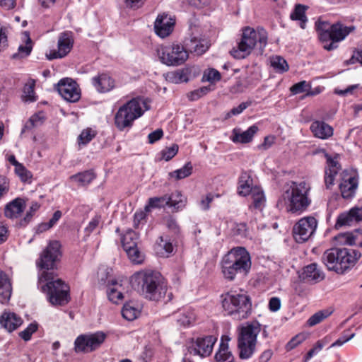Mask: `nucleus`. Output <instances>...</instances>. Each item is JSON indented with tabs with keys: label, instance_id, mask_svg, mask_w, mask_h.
<instances>
[{
	"label": "nucleus",
	"instance_id": "nucleus-1",
	"mask_svg": "<svg viewBox=\"0 0 362 362\" xmlns=\"http://www.w3.org/2000/svg\"><path fill=\"white\" fill-rule=\"evenodd\" d=\"M310 191V185L304 181H291L286 183L276 206L279 209L285 207L288 212L300 215L305 211L311 204Z\"/></svg>",
	"mask_w": 362,
	"mask_h": 362
},
{
	"label": "nucleus",
	"instance_id": "nucleus-2",
	"mask_svg": "<svg viewBox=\"0 0 362 362\" xmlns=\"http://www.w3.org/2000/svg\"><path fill=\"white\" fill-rule=\"evenodd\" d=\"M221 265L224 278L233 281L238 276L247 274L251 268L250 255L244 247L233 248L223 257Z\"/></svg>",
	"mask_w": 362,
	"mask_h": 362
},
{
	"label": "nucleus",
	"instance_id": "nucleus-3",
	"mask_svg": "<svg viewBox=\"0 0 362 362\" xmlns=\"http://www.w3.org/2000/svg\"><path fill=\"white\" fill-rule=\"evenodd\" d=\"M138 289L147 299L158 301L163 298L167 292V284L159 272L142 271L134 276Z\"/></svg>",
	"mask_w": 362,
	"mask_h": 362
},
{
	"label": "nucleus",
	"instance_id": "nucleus-4",
	"mask_svg": "<svg viewBox=\"0 0 362 362\" xmlns=\"http://www.w3.org/2000/svg\"><path fill=\"white\" fill-rule=\"evenodd\" d=\"M361 256L356 250L335 247L326 250L322 259L329 270L342 274L354 267Z\"/></svg>",
	"mask_w": 362,
	"mask_h": 362
},
{
	"label": "nucleus",
	"instance_id": "nucleus-5",
	"mask_svg": "<svg viewBox=\"0 0 362 362\" xmlns=\"http://www.w3.org/2000/svg\"><path fill=\"white\" fill-rule=\"evenodd\" d=\"M267 43V33L263 28L255 30L250 27L243 30V34L237 47L230 50L231 55L237 59H242L250 54L255 46L262 53Z\"/></svg>",
	"mask_w": 362,
	"mask_h": 362
},
{
	"label": "nucleus",
	"instance_id": "nucleus-6",
	"mask_svg": "<svg viewBox=\"0 0 362 362\" xmlns=\"http://www.w3.org/2000/svg\"><path fill=\"white\" fill-rule=\"evenodd\" d=\"M42 285V290L47 293V298L54 305H64L69 301L68 294L69 288L60 279H56L54 272H43L39 277V284Z\"/></svg>",
	"mask_w": 362,
	"mask_h": 362
},
{
	"label": "nucleus",
	"instance_id": "nucleus-7",
	"mask_svg": "<svg viewBox=\"0 0 362 362\" xmlns=\"http://www.w3.org/2000/svg\"><path fill=\"white\" fill-rule=\"evenodd\" d=\"M222 306L228 315L237 320L247 318L252 312L250 297L242 293L231 291L226 293Z\"/></svg>",
	"mask_w": 362,
	"mask_h": 362
},
{
	"label": "nucleus",
	"instance_id": "nucleus-8",
	"mask_svg": "<svg viewBox=\"0 0 362 362\" xmlns=\"http://www.w3.org/2000/svg\"><path fill=\"white\" fill-rule=\"evenodd\" d=\"M261 330L258 322H252L240 328L238 337V356L242 360H247L255 353L257 337Z\"/></svg>",
	"mask_w": 362,
	"mask_h": 362
},
{
	"label": "nucleus",
	"instance_id": "nucleus-9",
	"mask_svg": "<svg viewBox=\"0 0 362 362\" xmlns=\"http://www.w3.org/2000/svg\"><path fill=\"white\" fill-rule=\"evenodd\" d=\"M143 113L141 101L134 98L119 108L115 116V124L119 130L122 131L131 127L134 121Z\"/></svg>",
	"mask_w": 362,
	"mask_h": 362
},
{
	"label": "nucleus",
	"instance_id": "nucleus-10",
	"mask_svg": "<svg viewBox=\"0 0 362 362\" xmlns=\"http://www.w3.org/2000/svg\"><path fill=\"white\" fill-rule=\"evenodd\" d=\"M156 52L160 62L168 66H179L188 58L187 50L180 45H161Z\"/></svg>",
	"mask_w": 362,
	"mask_h": 362
},
{
	"label": "nucleus",
	"instance_id": "nucleus-11",
	"mask_svg": "<svg viewBox=\"0 0 362 362\" xmlns=\"http://www.w3.org/2000/svg\"><path fill=\"white\" fill-rule=\"evenodd\" d=\"M106 334L103 332H97L89 334L78 336L74 342L76 353H90L98 349L104 342Z\"/></svg>",
	"mask_w": 362,
	"mask_h": 362
},
{
	"label": "nucleus",
	"instance_id": "nucleus-12",
	"mask_svg": "<svg viewBox=\"0 0 362 362\" xmlns=\"http://www.w3.org/2000/svg\"><path fill=\"white\" fill-rule=\"evenodd\" d=\"M61 245L58 241H52L48 246L44 250L40 255V260L37 262V265L44 272H53L56 267V262L59 260L61 256L60 252Z\"/></svg>",
	"mask_w": 362,
	"mask_h": 362
},
{
	"label": "nucleus",
	"instance_id": "nucleus-13",
	"mask_svg": "<svg viewBox=\"0 0 362 362\" xmlns=\"http://www.w3.org/2000/svg\"><path fill=\"white\" fill-rule=\"evenodd\" d=\"M317 220L313 216L300 218L293 226V237L297 243L307 241L315 231Z\"/></svg>",
	"mask_w": 362,
	"mask_h": 362
},
{
	"label": "nucleus",
	"instance_id": "nucleus-14",
	"mask_svg": "<svg viewBox=\"0 0 362 362\" xmlns=\"http://www.w3.org/2000/svg\"><path fill=\"white\" fill-rule=\"evenodd\" d=\"M355 30V27L346 26L341 23H336L332 25L330 33V41L323 45L326 50L331 51L338 47V42L342 41L351 32Z\"/></svg>",
	"mask_w": 362,
	"mask_h": 362
},
{
	"label": "nucleus",
	"instance_id": "nucleus-15",
	"mask_svg": "<svg viewBox=\"0 0 362 362\" xmlns=\"http://www.w3.org/2000/svg\"><path fill=\"white\" fill-rule=\"evenodd\" d=\"M191 31L189 38L185 40V47L190 52L200 55L204 53L209 47L207 40L200 37L199 29L190 25Z\"/></svg>",
	"mask_w": 362,
	"mask_h": 362
},
{
	"label": "nucleus",
	"instance_id": "nucleus-16",
	"mask_svg": "<svg viewBox=\"0 0 362 362\" xmlns=\"http://www.w3.org/2000/svg\"><path fill=\"white\" fill-rule=\"evenodd\" d=\"M57 91L68 102H77L81 98L78 86L74 80L66 78L61 79L57 83Z\"/></svg>",
	"mask_w": 362,
	"mask_h": 362
},
{
	"label": "nucleus",
	"instance_id": "nucleus-17",
	"mask_svg": "<svg viewBox=\"0 0 362 362\" xmlns=\"http://www.w3.org/2000/svg\"><path fill=\"white\" fill-rule=\"evenodd\" d=\"M216 341L217 338L212 335L197 338L188 347V352L194 356H200L201 357L209 356L211 354L214 345Z\"/></svg>",
	"mask_w": 362,
	"mask_h": 362
},
{
	"label": "nucleus",
	"instance_id": "nucleus-18",
	"mask_svg": "<svg viewBox=\"0 0 362 362\" xmlns=\"http://www.w3.org/2000/svg\"><path fill=\"white\" fill-rule=\"evenodd\" d=\"M73 43L74 40L71 32L62 33L58 37V49L50 51L49 54H46L47 58L52 60L65 57L71 51Z\"/></svg>",
	"mask_w": 362,
	"mask_h": 362
},
{
	"label": "nucleus",
	"instance_id": "nucleus-19",
	"mask_svg": "<svg viewBox=\"0 0 362 362\" xmlns=\"http://www.w3.org/2000/svg\"><path fill=\"white\" fill-rule=\"evenodd\" d=\"M175 23V19L168 14L165 13L159 14L154 23L156 33L162 38L168 36L173 30Z\"/></svg>",
	"mask_w": 362,
	"mask_h": 362
},
{
	"label": "nucleus",
	"instance_id": "nucleus-20",
	"mask_svg": "<svg viewBox=\"0 0 362 362\" xmlns=\"http://www.w3.org/2000/svg\"><path fill=\"white\" fill-rule=\"evenodd\" d=\"M362 221V207H354L348 213L339 216L335 228H339L344 226H351L354 223Z\"/></svg>",
	"mask_w": 362,
	"mask_h": 362
},
{
	"label": "nucleus",
	"instance_id": "nucleus-21",
	"mask_svg": "<svg viewBox=\"0 0 362 362\" xmlns=\"http://www.w3.org/2000/svg\"><path fill=\"white\" fill-rule=\"evenodd\" d=\"M358 187V180L356 176L344 172L342 182L339 185L340 191L344 198L351 197Z\"/></svg>",
	"mask_w": 362,
	"mask_h": 362
},
{
	"label": "nucleus",
	"instance_id": "nucleus-22",
	"mask_svg": "<svg viewBox=\"0 0 362 362\" xmlns=\"http://www.w3.org/2000/svg\"><path fill=\"white\" fill-rule=\"evenodd\" d=\"M258 130L259 128L255 124L250 127L244 132L239 128H235L232 132L231 139L234 143L247 144L252 141L255 134Z\"/></svg>",
	"mask_w": 362,
	"mask_h": 362
},
{
	"label": "nucleus",
	"instance_id": "nucleus-23",
	"mask_svg": "<svg viewBox=\"0 0 362 362\" xmlns=\"http://www.w3.org/2000/svg\"><path fill=\"white\" fill-rule=\"evenodd\" d=\"M310 130L315 137L327 139L333 135V128L323 121H314L310 125Z\"/></svg>",
	"mask_w": 362,
	"mask_h": 362
},
{
	"label": "nucleus",
	"instance_id": "nucleus-24",
	"mask_svg": "<svg viewBox=\"0 0 362 362\" xmlns=\"http://www.w3.org/2000/svg\"><path fill=\"white\" fill-rule=\"evenodd\" d=\"M26 206L25 201L22 198H16L6 204L4 214L8 218H15L21 214Z\"/></svg>",
	"mask_w": 362,
	"mask_h": 362
},
{
	"label": "nucleus",
	"instance_id": "nucleus-25",
	"mask_svg": "<svg viewBox=\"0 0 362 362\" xmlns=\"http://www.w3.org/2000/svg\"><path fill=\"white\" fill-rule=\"evenodd\" d=\"M93 85L100 93H106L115 87L114 80L107 74H102L92 79Z\"/></svg>",
	"mask_w": 362,
	"mask_h": 362
},
{
	"label": "nucleus",
	"instance_id": "nucleus-26",
	"mask_svg": "<svg viewBox=\"0 0 362 362\" xmlns=\"http://www.w3.org/2000/svg\"><path fill=\"white\" fill-rule=\"evenodd\" d=\"M228 336H223L219 349L215 355L216 362H233V356L228 349V342L230 341Z\"/></svg>",
	"mask_w": 362,
	"mask_h": 362
},
{
	"label": "nucleus",
	"instance_id": "nucleus-27",
	"mask_svg": "<svg viewBox=\"0 0 362 362\" xmlns=\"http://www.w3.org/2000/svg\"><path fill=\"white\" fill-rule=\"evenodd\" d=\"M303 279L314 283L319 282L324 279V273L318 268L316 263H312L304 267Z\"/></svg>",
	"mask_w": 362,
	"mask_h": 362
},
{
	"label": "nucleus",
	"instance_id": "nucleus-28",
	"mask_svg": "<svg viewBox=\"0 0 362 362\" xmlns=\"http://www.w3.org/2000/svg\"><path fill=\"white\" fill-rule=\"evenodd\" d=\"M325 156L327 157L328 168H326L325 173V183L327 188H330L334 184V177L337 174L339 165L337 161L333 160L327 154H325Z\"/></svg>",
	"mask_w": 362,
	"mask_h": 362
},
{
	"label": "nucleus",
	"instance_id": "nucleus-29",
	"mask_svg": "<svg viewBox=\"0 0 362 362\" xmlns=\"http://www.w3.org/2000/svg\"><path fill=\"white\" fill-rule=\"evenodd\" d=\"M0 323L8 332H12L22 324V320L13 313H4L0 317Z\"/></svg>",
	"mask_w": 362,
	"mask_h": 362
},
{
	"label": "nucleus",
	"instance_id": "nucleus-30",
	"mask_svg": "<svg viewBox=\"0 0 362 362\" xmlns=\"http://www.w3.org/2000/svg\"><path fill=\"white\" fill-rule=\"evenodd\" d=\"M12 287L6 274L0 271V302L6 303L11 298Z\"/></svg>",
	"mask_w": 362,
	"mask_h": 362
},
{
	"label": "nucleus",
	"instance_id": "nucleus-31",
	"mask_svg": "<svg viewBox=\"0 0 362 362\" xmlns=\"http://www.w3.org/2000/svg\"><path fill=\"white\" fill-rule=\"evenodd\" d=\"M122 284L115 280H112L111 284L108 285L107 293L108 298L114 303H118L123 298V293L121 290Z\"/></svg>",
	"mask_w": 362,
	"mask_h": 362
},
{
	"label": "nucleus",
	"instance_id": "nucleus-32",
	"mask_svg": "<svg viewBox=\"0 0 362 362\" xmlns=\"http://www.w3.org/2000/svg\"><path fill=\"white\" fill-rule=\"evenodd\" d=\"M318 36L322 46L330 41L332 25L326 21H318L315 23Z\"/></svg>",
	"mask_w": 362,
	"mask_h": 362
},
{
	"label": "nucleus",
	"instance_id": "nucleus-33",
	"mask_svg": "<svg viewBox=\"0 0 362 362\" xmlns=\"http://www.w3.org/2000/svg\"><path fill=\"white\" fill-rule=\"evenodd\" d=\"M23 39L25 40V44L21 45L18 47V52L13 54V58L16 59L18 57H25L28 56L33 49V42L30 37L29 33L27 31L23 33Z\"/></svg>",
	"mask_w": 362,
	"mask_h": 362
},
{
	"label": "nucleus",
	"instance_id": "nucleus-34",
	"mask_svg": "<svg viewBox=\"0 0 362 362\" xmlns=\"http://www.w3.org/2000/svg\"><path fill=\"white\" fill-rule=\"evenodd\" d=\"M307 8L308 6H306L302 4H296L294 11L291 13L290 16L292 20L300 21V26L303 29L305 28V24L308 21L307 17L305 16V11Z\"/></svg>",
	"mask_w": 362,
	"mask_h": 362
},
{
	"label": "nucleus",
	"instance_id": "nucleus-35",
	"mask_svg": "<svg viewBox=\"0 0 362 362\" xmlns=\"http://www.w3.org/2000/svg\"><path fill=\"white\" fill-rule=\"evenodd\" d=\"M250 195L252 202L251 206L255 209H262L265 203V197L263 191L258 187H254Z\"/></svg>",
	"mask_w": 362,
	"mask_h": 362
},
{
	"label": "nucleus",
	"instance_id": "nucleus-36",
	"mask_svg": "<svg viewBox=\"0 0 362 362\" xmlns=\"http://www.w3.org/2000/svg\"><path fill=\"white\" fill-rule=\"evenodd\" d=\"M95 177L94 173L92 170H86L71 175L70 180L76 182L79 185H86L91 182Z\"/></svg>",
	"mask_w": 362,
	"mask_h": 362
},
{
	"label": "nucleus",
	"instance_id": "nucleus-37",
	"mask_svg": "<svg viewBox=\"0 0 362 362\" xmlns=\"http://www.w3.org/2000/svg\"><path fill=\"white\" fill-rule=\"evenodd\" d=\"M122 315L126 320L132 321L136 319L139 315V310L134 305L133 302H129L124 305L122 310Z\"/></svg>",
	"mask_w": 362,
	"mask_h": 362
},
{
	"label": "nucleus",
	"instance_id": "nucleus-38",
	"mask_svg": "<svg viewBox=\"0 0 362 362\" xmlns=\"http://www.w3.org/2000/svg\"><path fill=\"white\" fill-rule=\"evenodd\" d=\"M170 200V199H168V195L151 197L148 199V204L145 206V211H149L151 208L164 207L169 204Z\"/></svg>",
	"mask_w": 362,
	"mask_h": 362
},
{
	"label": "nucleus",
	"instance_id": "nucleus-39",
	"mask_svg": "<svg viewBox=\"0 0 362 362\" xmlns=\"http://www.w3.org/2000/svg\"><path fill=\"white\" fill-rule=\"evenodd\" d=\"M138 235L132 229H129L122 238V247L124 249L137 245Z\"/></svg>",
	"mask_w": 362,
	"mask_h": 362
},
{
	"label": "nucleus",
	"instance_id": "nucleus-40",
	"mask_svg": "<svg viewBox=\"0 0 362 362\" xmlns=\"http://www.w3.org/2000/svg\"><path fill=\"white\" fill-rule=\"evenodd\" d=\"M168 199H170L168 206H173L177 210L182 209L185 206L186 199L179 191L168 196Z\"/></svg>",
	"mask_w": 362,
	"mask_h": 362
},
{
	"label": "nucleus",
	"instance_id": "nucleus-41",
	"mask_svg": "<svg viewBox=\"0 0 362 362\" xmlns=\"http://www.w3.org/2000/svg\"><path fill=\"white\" fill-rule=\"evenodd\" d=\"M192 173V165L191 163H187L180 169L168 173L170 177H175L176 180H181L189 176Z\"/></svg>",
	"mask_w": 362,
	"mask_h": 362
},
{
	"label": "nucleus",
	"instance_id": "nucleus-42",
	"mask_svg": "<svg viewBox=\"0 0 362 362\" xmlns=\"http://www.w3.org/2000/svg\"><path fill=\"white\" fill-rule=\"evenodd\" d=\"M130 261L136 264H141L144 259V255L140 252L137 245L131 247V248L124 249Z\"/></svg>",
	"mask_w": 362,
	"mask_h": 362
},
{
	"label": "nucleus",
	"instance_id": "nucleus-43",
	"mask_svg": "<svg viewBox=\"0 0 362 362\" xmlns=\"http://www.w3.org/2000/svg\"><path fill=\"white\" fill-rule=\"evenodd\" d=\"M332 311H329L328 310H322L315 313L308 320L307 323L310 327H313L320 322H321L324 319L327 318L332 314Z\"/></svg>",
	"mask_w": 362,
	"mask_h": 362
},
{
	"label": "nucleus",
	"instance_id": "nucleus-44",
	"mask_svg": "<svg viewBox=\"0 0 362 362\" xmlns=\"http://www.w3.org/2000/svg\"><path fill=\"white\" fill-rule=\"evenodd\" d=\"M271 65L278 72H284L288 69L286 61L280 56H275L271 59Z\"/></svg>",
	"mask_w": 362,
	"mask_h": 362
},
{
	"label": "nucleus",
	"instance_id": "nucleus-45",
	"mask_svg": "<svg viewBox=\"0 0 362 362\" xmlns=\"http://www.w3.org/2000/svg\"><path fill=\"white\" fill-rule=\"evenodd\" d=\"M195 320L194 314L192 312L187 311L186 313H180L177 315V322L182 326H188Z\"/></svg>",
	"mask_w": 362,
	"mask_h": 362
},
{
	"label": "nucleus",
	"instance_id": "nucleus-46",
	"mask_svg": "<svg viewBox=\"0 0 362 362\" xmlns=\"http://www.w3.org/2000/svg\"><path fill=\"white\" fill-rule=\"evenodd\" d=\"M95 132L92 129L88 128L86 129H84L78 136L79 144H87L95 136Z\"/></svg>",
	"mask_w": 362,
	"mask_h": 362
},
{
	"label": "nucleus",
	"instance_id": "nucleus-47",
	"mask_svg": "<svg viewBox=\"0 0 362 362\" xmlns=\"http://www.w3.org/2000/svg\"><path fill=\"white\" fill-rule=\"evenodd\" d=\"M220 80L221 74L217 70L214 69H210L207 71H205L202 77V81H209L211 83L218 81Z\"/></svg>",
	"mask_w": 362,
	"mask_h": 362
},
{
	"label": "nucleus",
	"instance_id": "nucleus-48",
	"mask_svg": "<svg viewBox=\"0 0 362 362\" xmlns=\"http://www.w3.org/2000/svg\"><path fill=\"white\" fill-rule=\"evenodd\" d=\"M165 223L168 229L175 235H178L180 232V226H178L176 220L172 216H168L165 218Z\"/></svg>",
	"mask_w": 362,
	"mask_h": 362
},
{
	"label": "nucleus",
	"instance_id": "nucleus-49",
	"mask_svg": "<svg viewBox=\"0 0 362 362\" xmlns=\"http://www.w3.org/2000/svg\"><path fill=\"white\" fill-rule=\"evenodd\" d=\"M168 79L174 83L187 81V78L182 71H174L168 74Z\"/></svg>",
	"mask_w": 362,
	"mask_h": 362
},
{
	"label": "nucleus",
	"instance_id": "nucleus-50",
	"mask_svg": "<svg viewBox=\"0 0 362 362\" xmlns=\"http://www.w3.org/2000/svg\"><path fill=\"white\" fill-rule=\"evenodd\" d=\"M37 323H30L26 329L19 332V336L25 341H28L31 335L37 329Z\"/></svg>",
	"mask_w": 362,
	"mask_h": 362
},
{
	"label": "nucleus",
	"instance_id": "nucleus-51",
	"mask_svg": "<svg viewBox=\"0 0 362 362\" xmlns=\"http://www.w3.org/2000/svg\"><path fill=\"white\" fill-rule=\"evenodd\" d=\"M308 89H310V86L305 81H302L292 86L290 90L293 94H298L304 92H307Z\"/></svg>",
	"mask_w": 362,
	"mask_h": 362
},
{
	"label": "nucleus",
	"instance_id": "nucleus-52",
	"mask_svg": "<svg viewBox=\"0 0 362 362\" xmlns=\"http://www.w3.org/2000/svg\"><path fill=\"white\" fill-rule=\"evenodd\" d=\"M209 91L208 87L204 86L188 93L187 97L189 100L194 101L199 99L201 97L207 94Z\"/></svg>",
	"mask_w": 362,
	"mask_h": 362
},
{
	"label": "nucleus",
	"instance_id": "nucleus-53",
	"mask_svg": "<svg viewBox=\"0 0 362 362\" xmlns=\"http://www.w3.org/2000/svg\"><path fill=\"white\" fill-rule=\"evenodd\" d=\"M178 145L173 144L172 146L169 148H166L165 149L162 151V156L163 158L168 161L170 159H172L177 153L178 151Z\"/></svg>",
	"mask_w": 362,
	"mask_h": 362
},
{
	"label": "nucleus",
	"instance_id": "nucleus-54",
	"mask_svg": "<svg viewBox=\"0 0 362 362\" xmlns=\"http://www.w3.org/2000/svg\"><path fill=\"white\" fill-rule=\"evenodd\" d=\"M23 99L25 101L33 102L35 100L33 84H25L23 88Z\"/></svg>",
	"mask_w": 362,
	"mask_h": 362
},
{
	"label": "nucleus",
	"instance_id": "nucleus-55",
	"mask_svg": "<svg viewBox=\"0 0 362 362\" xmlns=\"http://www.w3.org/2000/svg\"><path fill=\"white\" fill-rule=\"evenodd\" d=\"M305 339V337L303 334H300L292 338L286 344V350L291 351L296 348L298 344L302 343Z\"/></svg>",
	"mask_w": 362,
	"mask_h": 362
},
{
	"label": "nucleus",
	"instance_id": "nucleus-56",
	"mask_svg": "<svg viewBox=\"0 0 362 362\" xmlns=\"http://www.w3.org/2000/svg\"><path fill=\"white\" fill-rule=\"evenodd\" d=\"M15 172L24 182L28 180L32 177L30 172L28 171L22 164L15 168Z\"/></svg>",
	"mask_w": 362,
	"mask_h": 362
},
{
	"label": "nucleus",
	"instance_id": "nucleus-57",
	"mask_svg": "<svg viewBox=\"0 0 362 362\" xmlns=\"http://www.w3.org/2000/svg\"><path fill=\"white\" fill-rule=\"evenodd\" d=\"M339 241L346 245H352L356 244V236L350 233H343L339 235L337 238Z\"/></svg>",
	"mask_w": 362,
	"mask_h": 362
},
{
	"label": "nucleus",
	"instance_id": "nucleus-58",
	"mask_svg": "<svg viewBox=\"0 0 362 362\" xmlns=\"http://www.w3.org/2000/svg\"><path fill=\"white\" fill-rule=\"evenodd\" d=\"M253 188L250 187V184L248 181L240 180L238 186V194L242 196H246L250 194Z\"/></svg>",
	"mask_w": 362,
	"mask_h": 362
},
{
	"label": "nucleus",
	"instance_id": "nucleus-59",
	"mask_svg": "<svg viewBox=\"0 0 362 362\" xmlns=\"http://www.w3.org/2000/svg\"><path fill=\"white\" fill-rule=\"evenodd\" d=\"M157 244L160 248L165 250L167 253H171L173 250L172 243L167 239H164L163 236L158 238Z\"/></svg>",
	"mask_w": 362,
	"mask_h": 362
},
{
	"label": "nucleus",
	"instance_id": "nucleus-60",
	"mask_svg": "<svg viewBox=\"0 0 362 362\" xmlns=\"http://www.w3.org/2000/svg\"><path fill=\"white\" fill-rule=\"evenodd\" d=\"M41 123L40 121V117L38 115H33L30 119L25 123L24 125L21 134H23L27 130H30L35 127V126L38 125V124Z\"/></svg>",
	"mask_w": 362,
	"mask_h": 362
},
{
	"label": "nucleus",
	"instance_id": "nucleus-61",
	"mask_svg": "<svg viewBox=\"0 0 362 362\" xmlns=\"http://www.w3.org/2000/svg\"><path fill=\"white\" fill-rule=\"evenodd\" d=\"M163 132L161 129H157L156 131L150 133L148 136L149 144H153L162 138Z\"/></svg>",
	"mask_w": 362,
	"mask_h": 362
},
{
	"label": "nucleus",
	"instance_id": "nucleus-62",
	"mask_svg": "<svg viewBox=\"0 0 362 362\" xmlns=\"http://www.w3.org/2000/svg\"><path fill=\"white\" fill-rule=\"evenodd\" d=\"M251 105L250 101L244 102L240 103L238 107H233L230 112L228 114V116L230 115H236L240 114L244 110Z\"/></svg>",
	"mask_w": 362,
	"mask_h": 362
},
{
	"label": "nucleus",
	"instance_id": "nucleus-63",
	"mask_svg": "<svg viewBox=\"0 0 362 362\" xmlns=\"http://www.w3.org/2000/svg\"><path fill=\"white\" fill-rule=\"evenodd\" d=\"M281 300L277 297H272L269 302V308L272 312H276L280 309Z\"/></svg>",
	"mask_w": 362,
	"mask_h": 362
},
{
	"label": "nucleus",
	"instance_id": "nucleus-64",
	"mask_svg": "<svg viewBox=\"0 0 362 362\" xmlns=\"http://www.w3.org/2000/svg\"><path fill=\"white\" fill-rule=\"evenodd\" d=\"M100 222V217L95 216L88 223V226L85 228V231L87 233V235H89L92 233L98 226Z\"/></svg>",
	"mask_w": 362,
	"mask_h": 362
}]
</instances>
